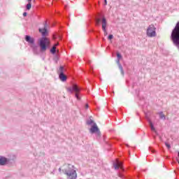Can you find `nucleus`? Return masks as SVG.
<instances>
[{"instance_id":"obj_1","label":"nucleus","mask_w":179,"mask_h":179,"mask_svg":"<svg viewBox=\"0 0 179 179\" xmlns=\"http://www.w3.org/2000/svg\"><path fill=\"white\" fill-rule=\"evenodd\" d=\"M38 31L42 36L38 39V45H36L34 38L31 37L30 35L24 36L25 41L30 44V48L34 55H40V53L43 54L50 49V38H47V36H48V24H47V22H45L43 28L38 29Z\"/></svg>"},{"instance_id":"obj_2","label":"nucleus","mask_w":179,"mask_h":179,"mask_svg":"<svg viewBox=\"0 0 179 179\" xmlns=\"http://www.w3.org/2000/svg\"><path fill=\"white\" fill-rule=\"evenodd\" d=\"M66 168L62 169V173L66 176L67 179H77L78 173L75 170V166L71 164H64Z\"/></svg>"},{"instance_id":"obj_3","label":"nucleus","mask_w":179,"mask_h":179,"mask_svg":"<svg viewBox=\"0 0 179 179\" xmlns=\"http://www.w3.org/2000/svg\"><path fill=\"white\" fill-rule=\"evenodd\" d=\"M16 156L12 155L10 158L0 155V166H9L12 167L15 163Z\"/></svg>"},{"instance_id":"obj_4","label":"nucleus","mask_w":179,"mask_h":179,"mask_svg":"<svg viewBox=\"0 0 179 179\" xmlns=\"http://www.w3.org/2000/svg\"><path fill=\"white\" fill-rule=\"evenodd\" d=\"M96 26H100V23H102V30L107 29V19L104 15H99V17L95 18Z\"/></svg>"},{"instance_id":"obj_5","label":"nucleus","mask_w":179,"mask_h":179,"mask_svg":"<svg viewBox=\"0 0 179 179\" xmlns=\"http://www.w3.org/2000/svg\"><path fill=\"white\" fill-rule=\"evenodd\" d=\"M67 92H69L72 94L73 92H76L75 97L77 100H80V96H79V92H80V87L76 84L72 85L71 87H67Z\"/></svg>"},{"instance_id":"obj_6","label":"nucleus","mask_w":179,"mask_h":179,"mask_svg":"<svg viewBox=\"0 0 179 179\" xmlns=\"http://www.w3.org/2000/svg\"><path fill=\"white\" fill-rule=\"evenodd\" d=\"M90 134H96L97 138H100L101 136V132L100 131V129H99V127L97 126V124L94 123L91 126V128L90 129Z\"/></svg>"},{"instance_id":"obj_7","label":"nucleus","mask_w":179,"mask_h":179,"mask_svg":"<svg viewBox=\"0 0 179 179\" xmlns=\"http://www.w3.org/2000/svg\"><path fill=\"white\" fill-rule=\"evenodd\" d=\"M64 66H60L57 73L59 75V79H60L62 82H66L67 78L66 75H65V73H64Z\"/></svg>"},{"instance_id":"obj_8","label":"nucleus","mask_w":179,"mask_h":179,"mask_svg":"<svg viewBox=\"0 0 179 179\" xmlns=\"http://www.w3.org/2000/svg\"><path fill=\"white\" fill-rule=\"evenodd\" d=\"M147 36L148 37H155L156 36V28L155 25L150 24L147 29Z\"/></svg>"},{"instance_id":"obj_9","label":"nucleus","mask_w":179,"mask_h":179,"mask_svg":"<svg viewBox=\"0 0 179 179\" xmlns=\"http://www.w3.org/2000/svg\"><path fill=\"white\" fill-rule=\"evenodd\" d=\"M113 167L115 170H119L120 167L122 169V162L118 161L117 164V163H113Z\"/></svg>"},{"instance_id":"obj_10","label":"nucleus","mask_w":179,"mask_h":179,"mask_svg":"<svg viewBox=\"0 0 179 179\" xmlns=\"http://www.w3.org/2000/svg\"><path fill=\"white\" fill-rule=\"evenodd\" d=\"M92 118H93V117L90 116V120H87L86 122L87 125H94V124H96V122H94V120H92Z\"/></svg>"},{"instance_id":"obj_11","label":"nucleus","mask_w":179,"mask_h":179,"mask_svg":"<svg viewBox=\"0 0 179 179\" xmlns=\"http://www.w3.org/2000/svg\"><path fill=\"white\" fill-rule=\"evenodd\" d=\"M50 52L52 54V55H55L56 52H57V49L55 48V46H52L50 50Z\"/></svg>"},{"instance_id":"obj_12","label":"nucleus","mask_w":179,"mask_h":179,"mask_svg":"<svg viewBox=\"0 0 179 179\" xmlns=\"http://www.w3.org/2000/svg\"><path fill=\"white\" fill-rule=\"evenodd\" d=\"M59 59V55L55 54V56H54V57H53V61H55V62L56 64H58Z\"/></svg>"},{"instance_id":"obj_13","label":"nucleus","mask_w":179,"mask_h":179,"mask_svg":"<svg viewBox=\"0 0 179 179\" xmlns=\"http://www.w3.org/2000/svg\"><path fill=\"white\" fill-rule=\"evenodd\" d=\"M118 68L121 72V75H122V76H124V75H125V72L124 71V68L122 67V64L119 65Z\"/></svg>"},{"instance_id":"obj_14","label":"nucleus","mask_w":179,"mask_h":179,"mask_svg":"<svg viewBox=\"0 0 179 179\" xmlns=\"http://www.w3.org/2000/svg\"><path fill=\"white\" fill-rule=\"evenodd\" d=\"M159 115L160 120H166V115L163 114V112H159Z\"/></svg>"},{"instance_id":"obj_15","label":"nucleus","mask_w":179,"mask_h":179,"mask_svg":"<svg viewBox=\"0 0 179 179\" xmlns=\"http://www.w3.org/2000/svg\"><path fill=\"white\" fill-rule=\"evenodd\" d=\"M26 9L27 10H30L31 9V3L28 2V3L26 5Z\"/></svg>"},{"instance_id":"obj_16","label":"nucleus","mask_w":179,"mask_h":179,"mask_svg":"<svg viewBox=\"0 0 179 179\" xmlns=\"http://www.w3.org/2000/svg\"><path fill=\"white\" fill-rule=\"evenodd\" d=\"M116 56H117V59H120V60L122 59V55H121V53L117 52L116 53Z\"/></svg>"},{"instance_id":"obj_17","label":"nucleus","mask_w":179,"mask_h":179,"mask_svg":"<svg viewBox=\"0 0 179 179\" xmlns=\"http://www.w3.org/2000/svg\"><path fill=\"white\" fill-rule=\"evenodd\" d=\"M150 128L152 131H156V129L155 128V125L152 122L150 121Z\"/></svg>"},{"instance_id":"obj_18","label":"nucleus","mask_w":179,"mask_h":179,"mask_svg":"<svg viewBox=\"0 0 179 179\" xmlns=\"http://www.w3.org/2000/svg\"><path fill=\"white\" fill-rule=\"evenodd\" d=\"M165 145L166 146L167 149H171V145L170 143L165 142Z\"/></svg>"},{"instance_id":"obj_19","label":"nucleus","mask_w":179,"mask_h":179,"mask_svg":"<svg viewBox=\"0 0 179 179\" xmlns=\"http://www.w3.org/2000/svg\"><path fill=\"white\" fill-rule=\"evenodd\" d=\"M114 38V36L113 34H109L108 36V40H113Z\"/></svg>"},{"instance_id":"obj_20","label":"nucleus","mask_w":179,"mask_h":179,"mask_svg":"<svg viewBox=\"0 0 179 179\" xmlns=\"http://www.w3.org/2000/svg\"><path fill=\"white\" fill-rule=\"evenodd\" d=\"M149 150H150V152H152V153L156 152V150H155V149H153V148H152V147H149Z\"/></svg>"},{"instance_id":"obj_21","label":"nucleus","mask_w":179,"mask_h":179,"mask_svg":"<svg viewBox=\"0 0 179 179\" xmlns=\"http://www.w3.org/2000/svg\"><path fill=\"white\" fill-rule=\"evenodd\" d=\"M90 33H94V34H96V33H100V31H94V29L90 30Z\"/></svg>"},{"instance_id":"obj_22","label":"nucleus","mask_w":179,"mask_h":179,"mask_svg":"<svg viewBox=\"0 0 179 179\" xmlns=\"http://www.w3.org/2000/svg\"><path fill=\"white\" fill-rule=\"evenodd\" d=\"M103 31L104 32V36H107L108 33L107 32V28H105V29H103Z\"/></svg>"},{"instance_id":"obj_23","label":"nucleus","mask_w":179,"mask_h":179,"mask_svg":"<svg viewBox=\"0 0 179 179\" xmlns=\"http://www.w3.org/2000/svg\"><path fill=\"white\" fill-rule=\"evenodd\" d=\"M120 60L118 59H116V64H117V66H120V65H121V63L120 62Z\"/></svg>"},{"instance_id":"obj_24","label":"nucleus","mask_w":179,"mask_h":179,"mask_svg":"<svg viewBox=\"0 0 179 179\" xmlns=\"http://www.w3.org/2000/svg\"><path fill=\"white\" fill-rule=\"evenodd\" d=\"M90 73H93V67L92 66L90 67Z\"/></svg>"},{"instance_id":"obj_25","label":"nucleus","mask_w":179,"mask_h":179,"mask_svg":"<svg viewBox=\"0 0 179 179\" xmlns=\"http://www.w3.org/2000/svg\"><path fill=\"white\" fill-rule=\"evenodd\" d=\"M22 15L24 16V17H26V16H27V12H24Z\"/></svg>"},{"instance_id":"obj_26","label":"nucleus","mask_w":179,"mask_h":179,"mask_svg":"<svg viewBox=\"0 0 179 179\" xmlns=\"http://www.w3.org/2000/svg\"><path fill=\"white\" fill-rule=\"evenodd\" d=\"M103 2H104V5H107V0H103Z\"/></svg>"},{"instance_id":"obj_27","label":"nucleus","mask_w":179,"mask_h":179,"mask_svg":"<svg viewBox=\"0 0 179 179\" xmlns=\"http://www.w3.org/2000/svg\"><path fill=\"white\" fill-rule=\"evenodd\" d=\"M85 108H89V104H85Z\"/></svg>"},{"instance_id":"obj_28","label":"nucleus","mask_w":179,"mask_h":179,"mask_svg":"<svg viewBox=\"0 0 179 179\" xmlns=\"http://www.w3.org/2000/svg\"><path fill=\"white\" fill-rule=\"evenodd\" d=\"M59 173H61L62 171V169L59 168Z\"/></svg>"},{"instance_id":"obj_29","label":"nucleus","mask_w":179,"mask_h":179,"mask_svg":"<svg viewBox=\"0 0 179 179\" xmlns=\"http://www.w3.org/2000/svg\"><path fill=\"white\" fill-rule=\"evenodd\" d=\"M27 1H28V2H29V3H31V1H32V0H27Z\"/></svg>"},{"instance_id":"obj_30","label":"nucleus","mask_w":179,"mask_h":179,"mask_svg":"<svg viewBox=\"0 0 179 179\" xmlns=\"http://www.w3.org/2000/svg\"><path fill=\"white\" fill-rule=\"evenodd\" d=\"M87 64H90V61H87Z\"/></svg>"},{"instance_id":"obj_31","label":"nucleus","mask_w":179,"mask_h":179,"mask_svg":"<svg viewBox=\"0 0 179 179\" xmlns=\"http://www.w3.org/2000/svg\"><path fill=\"white\" fill-rule=\"evenodd\" d=\"M95 36H96V38H99V36H97V35H95Z\"/></svg>"},{"instance_id":"obj_32","label":"nucleus","mask_w":179,"mask_h":179,"mask_svg":"<svg viewBox=\"0 0 179 179\" xmlns=\"http://www.w3.org/2000/svg\"><path fill=\"white\" fill-rule=\"evenodd\" d=\"M178 157H179V151L178 152Z\"/></svg>"},{"instance_id":"obj_33","label":"nucleus","mask_w":179,"mask_h":179,"mask_svg":"<svg viewBox=\"0 0 179 179\" xmlns=\"http://www.w3.org/2000/svg\"><path fill=\"white\" fill-rule=\"evenodd\" d=\"M55 171H53L52 172V174H54V172H55Z\"/></svg>"},{"instance_id":"obj_34","label":"nucleus","mask_w":179,"mask_h":179,"mask_svg":"<svg viewBox=\"0 0 179 179\" xmlns=\"http://www.w3.org/2000/svg\"><path fill=\"white\" fill-rule=\"evenodd\" d=\"M94 6H96V3H94Z\"/></svg>"},{"instance_id":"obj_35","label":"nucleus","mask_w":179,"mask_h":179,"mask_svg":"<svg viewBox=\"0 0 179 179\" xmlns=\"http://www.w3.org/2000/svg\"><path fill=\"white\" fill-rule=\"evenodd\" d=\"M156 138V136H154V139H155Z\"/></svg>"},{"instance_id":"obj_36","label":"nucleus","mask_w":179,"mask_h":179,"mask_svg":"<svg viewBox=\"0 0 179 179\" xmlns=\"http://www.w3.org/2000/svg\"><path fill=\"white\" fill-rule=\"evenodd\" d=\"M55 1V2H57V0H54Z\"/></svg>"}]
</instances>
